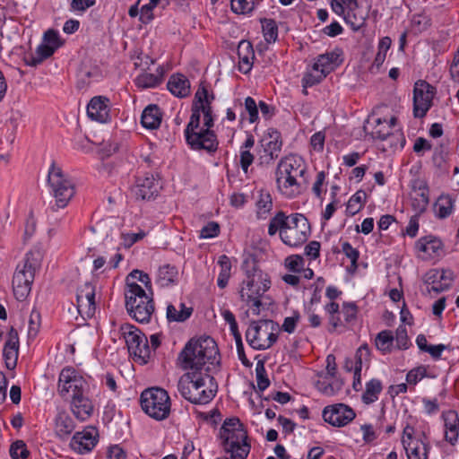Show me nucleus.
I'll list each match as a JSON object with an SVG mask.
<instances>
[{
    "mask_svg": "<svg viewBox=\"0 0 459 459\" xmlns=\"http://www.w3.org/2000/svg\"><path fill=\"white\" fill-rule=\"evenodd\" d=\"M219 350L210 336L189 340L178 356V365L187 370L178 380V390L191 403L206 404L216 394L217 385L209 372L219 364Z\"/></svg>",
    "mask_w": 459,
    "mask_h": 459,
    "instance_id": "1",
    "label": "nucleus"
},
{
    "mask_svg": "<svg viewBox=\"0 0 459 459\" xmlns=\"http://www.w3.org/2000/svg\"><path fill=\"white\" fill-rule=\"evenodd\" d=\"M307 172L305 160L297 154H290L281 158L277 165L276 184L281 195L287 198L295 197L300 190L299 178Z\"/></svg>",
    "mask_w": 459,
    "mask_h": 459,
    "instance_id": "2",
    "label": "nucleus"
},
{
    "mask_svg": "<svg viewBox=\"0 0 459 459\" xmlns=\"http://www.w3.org/2000/svg\"><path fill=\"white\" fill-rule=\"evenodd\" d=\"M221 446L225 453L230 454L227 459H247L251 446L247 442V431L237 417L224 420L219 431Z\"/></svg>",
    "mask_w": 459,
    "mask_h": 459,
    "instance_id": "3",
    "label": "nucleus"
},
{
    "mask_svg": "<svg viewBox=\"0 0 459 459\" xmlns=\"http://www.w3.org/2000/svg\"><path fill=\"white\" fill-rule=\"evenodd\" d=\"M124 294L129 316L138 323H149L155 310L153 295L148 294L141 285L134 284L125 289Z\"/></svg>",
    "mask_w": 459,
    "mask_h": 459,
    "instance_id": "4",
    "label": "nucleus"
},
{
    "mask_svg": "<svg viewBox=\"0 0 459 459\" xmlns=\"http://www.w3.org/2000/svg\"><path fill=\"white\" fill-rule=\"evenodd\" d=\"M271 281L266 273L257 268L248 271L239 291L241 300L250 306L252 313L258 316L261 312V298L270 288Z\"/></svg>",
    "mask_w": 459,
    "mask_h": 459,
    "instance_id": "5",
    "label": "nucleus"
},
{
    "mask_svg": "<svg viewBox=\"0 0 459 459\" xmlns=\"http://www.w3.org/2000/svg\"><path fill=\"white\" fill-rule=\"evenodd\" d=\"M48 183L51 189V195L55 199L53 211L65 208L75 195V185L71 178L65 174L62 169L52 161L48 170Z\"/></svg>",
    "mask_w": 459,
    "mask_h": 459,
    "instance_id": "6",
    "label": "nucleus"
},
{
    "mask_svg": "<svg viewBox=\"0 0 459 459\" xmlns=\"http://www.w3.org/2000/svg\"><path fill=\"white\" fill-rule=\"evenodd\" d=\"M278 329L279 325L270 319L251 321L246 331V341L254 350H267L276 342Z\"/></svg>",
    "mask_w": 459,
    "mask_h": 459,
    "instance_id": "7",
    "label": "nucleus"
},
{
    "mask_svg": "<svg viewBox=\"0 0 459 459\" xmlns=\"http://www.w3.org/2000/svg\"><path fill=\"white\" fill-rule=\"evenodd\" d=\"M39 266V260L34 257L32 252L27 253L23 261L16 266L12 283L17 300L23 301L29 296Z\"/></svg>",
    "mask_w": 459,
    "mask_h": 459,
    "instance_id": "8",
    "label": "nucleus"
},
{
    "mask_svg": "<svg viewBox=\"0 0 459 459\" xmlns=\"http://www.w3.org/2000/svg\"><path fill=\"white\" fill-rule=\"evenodd\" d=\"M184 137L186 143L192 151H205L213 155L219 148V140L212 129L201 127L195 119L188 121L185 130Z\"/></svg>",
    "mask_w": 459,
    "mask_h": 459,
    "instance_id": "9",
    "label": "nucleus"
},
{
    "mask_svg": "<svg viewBox=\"0 0 459 459\" xmlns=\"http://www.w3.org/2000/svg\"><path fill=\"white\" fill-rule=\"evenodd\" d=\"M143 411L156 420H163L170 413V398L168 392L160 387L145 389L140 397Z\"/></svg>",
    "mask_w": 459,
    "mask_h": 459,
    "instance_id": "10",
    "label": "nucleus"
},
{
    "mask_svg": "<svg viewBox=\"0 0 459 459\" xmlns=\"http://www.w3.org/2000/svg\"><path fill=\"white\" fill-rule=\"evenodd\" d=\"M119 330L129 354L140 364H146L151 357V347L145 334L131 324L122 325Z\"/></svg>",
    "mask_w": 459,
    "mask_h": 459,
    "instance_id": "11",
    "label": "nucleus"
},
{
    "mask_svg": "<svg viewBox=\"0 0 459 459\" xmlns=\"http://www.w3.org/2000/svg\"><path fill=\"white\" fill-rule=\"evenodd\" d=\"M214 99L213 92H209L206 85L200 83L194 97L189 121L195 119L197 124L201 125V114H203L204 127L212 129L214 126V116L212 107Z\"/></svg>",
    "mask_w": 459,
    "mask_h": 459,
    "instance_id": "12",
    "label": "nucleus"
},
{
    "mask_svg": "<svg viewBox=\"0 0 459 459\" xmlns=\"http://www.w3.org/2000/svg\"><path fill=\"white\" fill-rule=\"evenodd\" d=\"M57 392L64 400H71L89 393V384L73 367H65L58 377Z\"/></svg>",
    "mask_w": 459,
    "mask_h": 459,
    "instance_id": "13",
    "label": "nucleus"
},
{
    "mask_svg": "<svg viewBox=\"0 0 459 459\" xmlns=\"http://www.w3.org/2000/svg\"><path fill=\"white\" fill-rule=\"evenodd\" d=\"M310 233L311 228L307 217L301 213H291L281 240L286 246L298 247L307 240Z\"/></svg>",
    "mask_w": 459,
    "mask_h": 459,
    "instance_id": "14",
    "label": "nucleus"
},
{
    "mask_svg": "<svg viewBox=\"0 0 459 459\" xmlns=\"http://www.w3.org/2000/svg\"><path fill=\"white\" fill-rule=\"evenodd\" d=\"M283 145L281 133L273 127H269L259 142L258 161L260 165L268 166L279 156Z\"/></svg>",
    "mask_w": 459,
    "mask_h": 459,
    "instance_id": "15",
    "label": "nucleus"
},
{
    "mask_svg": "<svg viewBox=\"0 0 459 459\" xmlns=\"http://www.w3.org/2000/svg\"><path fill=\"white\" fill-rule=\"evenodd\" d=\"M161 188V182L158 174L144 172L135 176L131 191L137 200L152 201L159 195Z\"/></svg>",
    "mask_w": 459,
    "mask_h": 459,
    "instance_id": "16",
    "label": "nucleus"
},
{
    "mask_svg": "<svg viewBox=\"0 0 459 459\" xmlns=\"http://www.w3.org/2000/svg\"><path fill=\"white\" fill-rule=\"evenodd\" d=\"M436 88L428 82L419 80L413 88V116L421 118L432 106Z\"/></svg>",
    "mask_w": 459,
    "mask_h": 459,
    "instance_id": "17",
    "label": "nucleus"
},
{
    "mask_svg": "<svg viewBox=\"0 0 459 459\" xmlns=\"http://www.w3.org/2000/svg\"><path fill=\"white\" fill-rule=\"evenodd\" d=\"M99 442V431L93 426H86L82 431H76L72 437L69 447L78 455L91 452Z\"/></svg>",
    "mask_w": 459,
    "mask_h": 459,
    "instance_id": "18",
    "label": "nucleus"
},
{
    "mask_svg": "<svg viewBox=\"0 0 459 459\" xmlns=\"http://www.w3.org/2000/svg\"><path fill=\"white\" fill-rule=\"evenodd\" d=\"M325 422L333 427H344L351 422L356 413L350 406L344 403H335L325 406L322 412Z\"/></svg>",
    "mask_w": 459,
    "mask_h": 459,
    "instance_id": "19",
    "label": "nucleus"
},
{
    "mask_svg": "<svg viewBox=\"0 0 459 459\" xmlns=\"http://www.w3.org/2000/svg\"><path fill=\"white\" fill-rule=\"evenodd\" d=\"M443 248L442 241L432 235L421 237L415 243L417 256L423 261L440 257Z\"/></svg>",
    "mask_w": 459,
    "mask_h": 459,
    "instance_id": "20",
    "label": "nucleus"
},
{
    "mask_svg": "<svg viewBox=\"0 0 459 459\" xmlns=\"http://www.w3.org/2000/svg\"><path fill=\"white\" fill-rule=\"evenodd\" d=\"M87 115L90 119L99 123L110 122V100L102 95L94 96L87 105Z\"/></svg>",
    "mask_w": 459,
    "mask_h": 459,
    "instance_id": "21",
    "label": "nucleus"
},
{
    "mask_svg": "<svg viewBox=\"0 0 459 459\" xmlns=\"http://www.w3.org/2000/svg\"><path fill=\"white\" fill-rule=\"evenodd\" d=\"M342 50L335 48L317 56L313 64V70H319L327 76L339 67L342 62Z\"/></svg>",
    "mask_w": 459,
    "mask_h": 459,
    "instance_id": "22",
    "label": "nucleus"
},
{
    "mask_svg": "<svg viewBox=\"0 0 459 459\" xmlns=\"http://www.w3.org/2000/svg\"><path fill=\"white\" fill-rule=\"evenodd\" d=\"M69 407L73 415L80 421H85L91 417L94 406L88 393L76 395L69 400Z\"/></svg>",
    "mask_w": 459,
    "mask_h": 459,
    "instance_id": "23",
    "label": "nucleus"
},
{
    "mask_svg": "<svg viewBox=\"0 0 459 459\" xmlns=\"http://www.w3.org/2000/svg\"><path fill=\"white\" fill-rule=\"evenodd\" d=\"M19 353V336L17 331L12 327L8 333V339L4 343L3 357L8 369H13L17 365Z\"/></svg>",
    "mask_w": 459,
    "mask_h": 459,
    "instance_id": "24",
    "label": "nucleus"
},
{
    "mask_svg": "<svg viewBox=\"0 0 459 459\" xmlns=\"http://www.w3.org/2000/svg\"><path fill=\"white\" fill-rule=\"evenodd\" d=\"M238 71L247 74L252 70L255 58L253 45L250 41L242 39L238 45Z\"/></svg>",
    "mask_w": 459,
    "mask_h": 459,
    "instance_id": "25",
    "label": "nucleus"
},
{
    "mask_svg": "<svg viewBox=\"0 0 459 459\" xmlns=\"http://www.w3.org/2000/svg\"><path fill=\"white\" fill-rule=\"evenodd\" d=\"M155 283L160 288H169L178 283V269L177 266L165 264L157 269Z\"/></svg>",
    "mask_w": 459,
    "mask_h": 459,
    "instance_id": "26",
    "label": "nucleus"
},
{
    "mask_svg": "<svg viewBox=\"0 0 459 459\" xmlns=\"http://www.w3.org/2000/svg\"><path fill=\"white\" fill-rule=\"evenodd\" d=\"M167 89L175 97L183 99L190 94V82L184 74H174L167 82Z\"/></svg>",
    "mask_w": 459,
    "mask_h": 459,
    "instance_id": "27",
    "label": "nucleus"
},
{
    "mask_svg": "<svg viewBox=\"0 0 459 459\" xmlns=\"http://www.w3.org/2000/svg\"><path fill=\"white\" fill-rule=\"evenodd\" d=\"M163 113L157 104H149L141 116V124L146 129H157L162 121Z\"/></svg>",
    "mask_w": 459,
    "mask_h": 459,
    "instance_id": "28",
    "label": "nucleus"
},
{
    "mask_svg": "<svg viewBox=\"0 0 459 459\" xmlns=\"http://www.w3.org/2000/svg\"><path fill=\"white\" fill-rule=\"evenodd\" d=\"M320 379L316 382V388L326 396L337 394L343 386V382L340 378H331L327 375H318Z\"/></svg>",
    "mask_w": 459,
    "mask_h": 459,
    "instance_id": "29",
    "label": "nucleus"
},
{
    "mask_svg": "<svg viewBox=\"0 0 459 459\" xmlns=\"http://www.w3.org/2000/svg\"><path fill=\"white\" fill-rule=\"evenodd\" d=\"M74 429L75 423L66 411H63L57 413L55 419V431L59 438H67Z\"/></svg>",
    "mask_w": 459,
    "mask_h": 459,
    "instance_id": "30",
    "label": "nucleus"
},
{
    "mask_svg": "<svg viewBox=\"0 0 459 459\" xmlns=\"http://www.w3.org/2000/svg\"><path fill=\"white\" fill-rule=\"evenodd\" d=\"M239 107L242 110L239 115L240 123L247 119L250 124L259 120L258 104L254 98L248 96L245 99L244 107L241 102L235 103L234 108Z\"/></svg>",
    "mask_w": 459,
    "mask_h": 459,
    "instance_id": "31",
    "label": "nucleus"
},
{
    "mask_svg": "<svg viewBox=\"0 0 459 459\" xmlns=\"http://www.w3.org/2000/svg\"><path fill=\"white\" fill-rule=\"evenodd\" d=\"M54 48H51L50 46L41 43L39 44L35 53H30L25 55L24 56V62L25 65L31 67H36L39 65H40L44 60L50 57L55 53Z\"/></svg>",
    "mask_w": 459,
    "mask_h": 459,
    "instance_id": "32",
    "label": "nucleus"
},
{
    "mask_svg": "<svg viewBox=\"0 0 459 459\" xmlns=\"http://www.w3.org/2000/svg\"><path fill=\"white\" fill-rule=\"evenodd\" d=\"M273 198L269 191L260 190L255 199L256 218L265 220L273 209Z\"/></svg>",
    "mask_w": 459,
    "mask_h": 459,
    "instance_id": "33",
    "label": "nucleus"
},
{
    "mask_svg": "<svg viewBox=\"0 0 459 459\" xmlns=\"http://www.w3.org/2000/svg\"><path fill=\"white\" fill-rule=\"evenodd\" d=\"M163 79V69L159 67L157 74L143 73L136 76L134 79V84L137 88L144 90L149 88H156L161 82Z\"/></svg>",
    "mask_w": 459,
    "mask_h": 459,
    "instance_id": "34",
    "label": "nucleus"
},
{
    "mask_svg": "<svg viewBox=\"0 0 459 459\" xmlns=\"http://www.w3.org/2000/svg\"><path fill=\"white\" fill-rule=\"evenodd\" d=\"M397 118L392 117L390 120L385 118L377 117L375 119V126L371 131V135L374 139L384 141L390 134L392 128L396 125Z\"/></svg>",
    "mask_w": 459,
    "mask_h": 459,
    "instance_id": "35",
    "label": "nucleus"
},
{
    "mask_svg": "<svg viewBox=\"0 0 459 459\" xmlns=\"http://www.w3.org/2000/svg\"><path fill=\"white\" fill-rule=\"evenodd\" d=\"M137 281L142 282L145 287V291L148 294L153 295L152 283L151 277L148 273L141 270H133L126 278L125 289H130V284L139 285Z\"/></svg>",
    "mask_w": 459,
    "mask_h": 459,
    "instance_id": "36",
    "label": "nucleus"
},
{
    "mask_svg": "<svg viewBox=\"0 0 459 459\" xmlns=\"http://www.w3.org/2000/svg\"><path fill=\"white\" fill-rule=\"evenodd\" d=\"M383 390L382 382L377 378H372L366 383L365 391L361 400L365 404H371L377 402Z\"/></svg>",
    "mask_w": 459,
    "mask_h": 459,
    "instance_id": "37",
    "label": "nucleus"
},
{
    "mask_svg": "<svg viewBox=\"0 0 459 459\" xmlns=\"http://www.w3.org/2000/svg\"><path fill=\"white\" fill-rule=\"evenodd\" d=\"M193 313V308L180 303L178 308L169 304L167 307L166 316L169 322H185Z\"/></svg>",
    "mask_w": 459,
    "mask_h": 459,
    "instance_id": "38",
    "label": "nucleus"
},
{
    "mask_svg": "<svg viewBox=\"0 0 459 459\" xmlns=\"http://www.w3.org/2000/svg\"><path fill=\"white\" fill-rule=\"evenodd\" d=\"M435 213L438 219H446L452 214L455 209V201L448 195H440L435 203Z\"/></svg>",
    "mask_w": 459,
    "mask_h": 459,
    "instance_id": "39",
    "label": "nucleus"
},
{
    "mask_svg": "<svg viewBox=\"0 0 459 459\" xmlns=\"http://www.w3.org/2000/svg\"><path fill=\"white\" fill-rule=\"evenodd\" d=\"M354 359V364L356 367V371L362 372L363 367L367 369L370 367L371 362V350L367 342L362 343L355 351L354 356L352 357Z\"/></svg>",
    "mask_w": 459,
    "mask_h": 459,
    "instance_id": "40",
    "label": "nucleus"
},
{
    "mask_svg": "<svg viewBox=\"0 0 459 459\" xmlns=\"http://www.w3.org/2000/svg\"><path fill=\"white\" fill-rule=\"evenodd\" d=\"M394 336L390 330L379 332L375 339L376 348L384 355L392 352L394 348Z\"/></svg>",
    "mask_w": 459,
    "mask_h": 459,
    "instance_id": "41",
    "label": "nucleus"
},
{
    "mask_svg": "<svg viewBox=\"0 0 459 459\" xmlns=\"http://www.w3.org/2000/svg\"><path fill=\"white\" fill-rule=\"evenodd\" d=\"M408 459H428L430 446L423 441L416 440L408 443V446L404 447Z\"/></svg>",
    "mask_w": 459,
    "mask_h": 459,
    "instance_id": "42",
    "label": "nucleus"
},
{
    "mask_svg": "<svg viewBox=\"0 0 459 459\" xmlns=\"http://www.w3.org/2000/svg\"><path fill=\"white\" fill-rule=\"evenodd\" d=\"M290 215H286V213L282 211H279L275 213L273 217L271 218L268 225V235L273 237L277 232H279L280 238L281 239V233L285 230V227L288 223Z\"/></svg>",
    "mask_w": 459,
    "mask_h": 459,
    "instance_id": "43",
    "label": "nucleus"
},
{
    "mask_svg": "<svg viewBox=\"0 0 459 459\" xmlns=\"http://www.w3.org/2000/svg\"><path fill=\"white\" fill-rule=\"evenodd\" d=\"M218 264L221 270L217 279V285L219 288L224 289L228 285L231 275V262L229 256L221 255L219 257Z\"/></svg>",
    "mask_w": 459,
    "mask_h": 459,
    "instance_id": "44",
    "label": "nucleus"
},
{
    "mask_svg": "<svg viewBox=\"0 0 459 459\" xmlns=\"http://www.w3.org/2000/svg\"><path fill=\"white\" fill-rule=\"evenodd\" d=\"M261 0H230L231 11L236 14L250 15Z\"/></svg>",
    "mask_w": 459,
    "mask_h": 459,
    "instance_id": "45",
    "label": "nucleus"
},
{
    "mask_svg": "<svg viewBox=\"0 0 459 459\" xmlns=\"http://www.w3.org/2000/svg\"><path fill=\"white\" fill-rule=\"evenodd\" d=\"M391 45L392 39L388 36L383 37L379 39L377 44V53L372 63V68L379 70L385 60L387 51L390 49Z\"/></svg>",
    "mask_w": 459,
    "mask_h": 459,
    "instance_id": "46",
    "label": "nucleus"
},
{
    "mask_svg": "<svg viewBox=\"0 0 459 459\" xmlns=\"http://www.w3.org/2000/svg\"><path fill=\"white\" fill-rule=\"evenodd\" d=\"M263 35L267 43L275 42L278 39V26L273 19H260Z\"/></svg>",
    "mask_w": 459,
    "mask_h": 459,
    "instance_id": "47",
    "label": "nucleus"
},
{
    "mask_svg": "<svg viewBox=\"0 0 459 459\" xmlns=\"http://www.w3.org/2000/svg\"><path fill=\"white\" fill-rule=\"evenodd\" d=\"M325 78H326L325 74H323L319 70L312 69V71L307 72L301 80L302 87L304 88L303 92L305 94H307V91L306 90L307 88H311L315 85L319 84Z\"/></svg>",
    "mask_w": 459,
    "mask_h": 459,
    "instance_id": "48",
    "label": "nucleus"
},
{
    "mask_svg": "<svg viewBox=\"0 0 459 459\" xmlns=\"http://www.w3.org/2000/svg\"><path fill=\"white\" fill-rule=\"evenodd\" d=\"M445 430L457 431L459 429V414L455 410H449L442 413Z\"/></svg>",
    "mask_w": 459,
    "mask_h": 459,
    "instance_id": "49",
    "label": "nucleus"
},
{
    "mask_svg": "<svg viewBox=\"0 0 459 459\" xmlns=\"http://www.w3.org/2000/svg\"><path fill=\"white\" fill-rule=\"evenodd\" d=\"M448 154L449 152L446 144L441 143L436 147L432 156V162L434 166L439 169H443L446 163Z\"/></svg>",
    "mask_w": 459,
    "mask_h": 459,
    "instance_id": "50",
    "label": "nucleus"
},
{
    "mask_svg": "<svg viewBox=\"0 0 459 459\" xmlns=\"http://www.w3.org/2000/svg\"><path fill=\"white\" fill-rule=\"evenodd\" d=\"M255 377L257 389L260 392H264L270 385V380L267 377L264 364L263 361H258L255 368Z\"/></svg>",
    "mask_w": 459,
    "mask_h": 459,
    "instance_id": "51",
    "label": "nucleus"
},
{
    "mask_svg": "<svg viewBox=\"0 0 459 459\" xmlns=\"http://www.w3.org/2000/svg\"><path fill=\"white\" fill-rule=\"evenodd\" d=\"M9 452L12 459H27L30 455V451L22 440L13 442L10 446Z\"/></svg>",
    "mask_w": 459,
    "mask_h": 459,
    "instance_id": "52",
    "label": "nucleus"
},
{
    "mask_svg": "<svg viewBox=\"0 0 459 459\" xmlns=\"http://www.w3.org/2000/svg\"><path fill=\"white\" fill-rule=\"evenodd\" d=\"M342 251L351 260V267L355 271L358 268V260L359 258L358 249L352 247L348 241H345L342 244Z\"/></svg>",
    "mask_w": 459,
    "mask_h": 459,
    "instance_id": "53",
    "label": "nucleus"
},
{
    "mask_svg": "<svg viewBox=\"0 0 459 459\" xmlns=\"http://www.w3.org/2000/svg\"><path fill=\"white\" fill-rule=\"evenodd\" d=\"M411 186L414 191L419 192V195L425 204H428L429 202V190L427 181L421 178H415L412 180Z\"/></svg>",
    "mask_w": 459,
    "mask_h": 459,
    "instance_id": "54",
    "label": "nucleus"
},
{
    "mask_svg": "<svg viewBox=\"0 0 459 459\" xmlns=\"http://www.w3.org/2000/svg\"><path fill=\"white\" fill-rule=\"evenodd\" d=\"M394 341L396 342V347L399 350H407L411 345L410 340L408 337L406 327L403 325H399L395 331Z\"/></svg>",
    "mask_w": 459,
    "mask_h": 459,
    "instance_id": "55",
    "label": "nucleus"
},
{
    "mask_svg": "<svg viewBox=\"0 0 459 459\" xmlns=\"http://www.w3.org/2000/svg\"><path fill=\"white\" fill-rule=\"evenodd\" d=\"M427 377V368L420 366L411 369L406 375V381L410 385H416L422 378Z\"/></svg>",
    "mask_w": 459,
    "mask_h": 459,
    "instance_id": "56",
    "label": "nucleus"
},
{
    "mask_svg": "<svg viewBox=\"0 0 459 459\" xmlns=\"http://www.w3.org/2000/svg\"><path fill=\"white\" fill-rule=\"evenodd\" d=\"M43 41V43L54 48L55 50L62 45L58 31L53 29H49L44 33Z\"/></svg>",
    "mask_w": 459,
    "mask_h": 459,
    "instance_id": "57",
    "label": "nucleus"
},
{
    "mask_svg": "<svg viewBox=\"0 0 459 459\" xmlns=\"http://www.w3.org/2000/svg\"><path fill=\"white\" fill-rule=\"evenodd\" d=\"M342 313L346 323L354 321L358 314V307L354 302H343Z\"/></svg>",
    "mask_w": 459,
    "mask_h": 459,
    "instance_id": "58",
    "label": "nucleus"
},
{
    "mask_svg": "<svg viewBox=\"0 0 459 459\" xmlns=\"http://www.w3.org/2000/svg\"><path fill=\"white\" fill-rule=\"evenodd\" d=\"M76 299H85L88 301H92L95 307V289L91 282H86L82 288L78 290Z\"/></svg>",
    "mask_w": 459,
    "mask_h": 459,
    "instance_id": "59",
    "label": "nucleus"
},
{
    "mask_svg": "<svg viewBox=\"0 0 459 459\" xmlns=\"http://www.w3.org/2000/svg\"><path fill=\"white\" fill-rule=\"evenodd\" d=\"M304 265V259L299 255H290L285 259V266L291 272H300Z\"/></svg>",
    "mask_w": 459,
    "mask_h": 459,
    "instance_id": "60",
    "label": "nucleus"
},
{
    "mask_svg": "<svg viewBox=\"0 0 459 459\" xmlns=\"http://www.w3.org/2000/svg\"><path fill=\"white\" fill-rule=\"evenodd\" d=\"M300 315L298 311H295L291 316L284 318L281 329L288 333H292L295 332L298 322L299 321Z\"/></svg>",
    "mask_w": 459,
    "mask_h": 459,
    "instance_id": "61",
    "label": "nucleus"
},
{
    "mask_svg": "<svg viewBox=\"0 0 459 459\" xmlns=\"http://www.w3.org/2000/svg\"><path fill=\"white\" fill-rule=\"evenodd\" d=\"M220 234V226L215 221H210L201 230V238H212Z\"/></svg>",
    "mask_w": 459,
    "mask_h": 459,
    "instance_id": "62",
    "label": "nucleus"
},
{
    "mask_svg": "<svg viewBox=\"0 0 459 459\" xmlns=\"http://www.w3.org/2000/svg\"><path fill=\"white\" fill-rule=\"evenodd\" d=\"M449 74L454 82L459 83V48L453 55V59L449 65Z\"/></svg>",
    "mask_w": 459,
    "mask_h": 459,
    "instance_id": "63",
    "label": "nucleus"
},
{
    "mask_svg": "<svg viewBox=\"0 0 459 459\" xmlns=\"http://www.w3.org/2000/svg\"><path fill=\"white\" fill-rule=\"evenodd\" d=\"M255 156L248 150H240L239 152V165L242 170L247 173L249 167L254 162Z\"/></svg>",
    "mask_w": 459,
    "mask_h": 459,
    "instance_id": "64",
    "label": "nucleus"
}]
</instances>
